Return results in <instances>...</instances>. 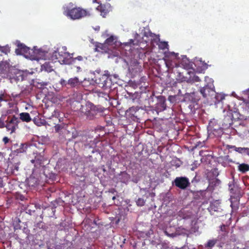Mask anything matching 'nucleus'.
<instances>
[{"label": "nucleus", "instance_id": "obj_7", "mask_svg": "<svg viewBox=\"0 0 249 249\" xmlns=\"http://www.w3.org/2000/svg\"><path fill=\"white\" fill-rule=\"evenodd\" d=\"M200 92L204 98L212 96L214 92V87L213 83H208L200 89Z\"/></svg>", "mask_w": 249, "mask_h": 249}, {"label": "nucleus", "instance_id": "obj_49", "mask_svg": "<svg viewBox=\"0 0 249 249\" xmlns=\"http://www.w3.org/2000/svg\"><path fill=\"white\" fill-rule=\"evenodd\" d=\"M106 96L105 97L106 99L107 98V97H108L109 96H108V94H105V95Z\"/></svg>", "mask_w": 249, "mask_h": 249}, {"label": "nucleus", "instance_id": "obj_43", "mask_svg": "<svg viewBox=\"0 0 249 249\" xmlns=\"http://www.w3.org/2000/svg\"><path fill=\"white\" fill-rule=\"evenodd\" d=\"M116 190L114 188H112V189H110L109 190V192L111 193H112V194H114L115 192H116Z\"/></svg>", "mask_w": 249, "mask_h": 249}, {"label": "nucleus", "instance_id": "obj_44", "mask_svg": "<svg viewBox=\"0 0 249 249\" xmlns=\"http://www.w3.org/2000/svg\"><path fill=\"white\" fill-rule=\"evenodd\" d=\"M4 127H5V124H4V123H2L1 124H0V128H3Z\"/></svg>", "mask_w": 249, "mask_h": 249}, {"label": "nucleus", "instance_id": "obj_50", "mask_svg": "<svg viewBox=\"0 0 249 249\" xmlns=\"http://www.w3.org/2000/svg\"><path fill=\"white\" fill-rule=\"evenodd\" d=\"M77 69H78V71H81V68L80 67H77Z\"/></svg>", "mask_w": 249, "mask_h": 249}, {"label": "nucleus", "instance_id": "obj_48", "mask_svg": "<svg viewBox=\"0 0 249 249\" xmlns=\"http://www.w3.org/2000/svg\"><path fill=\"white\" fill-rule=\"evenodd\" d=\"M232 249H241L238 247L234 246V248Z\"/></svg>", "mask_w": 249, "mask_h": 249}, {"label": "nucleus", "instance_id": "obj_16", "mask_svg": "<svg viewBox=\"0 0 249 249\" xmlns=\"http://www.w3.org/2000/svg\"><path fill=\"white\" fill-rule=\"evenodd\" d=\"M9 64L6 61L0 62V72L3 74L7 73L9 71Z\"/></svg>", "mask_w": 249, "mask_h": 249}, {"label": "nucleus", "instance_id": "obj_24", "mask_svg": "<svg viewBox=\"0 0 249 249\" xmlns=\"http://www.w3.org/2000/svg\"><path fill=\"white\" fill-rule=\"evenodd\" d=\"M28 183L29 185L34 186L38 184V180L33 177H30L28 179Z\"/></svg>", "mask_w": 249, "mask_h": 249}, {"label": "nucleus", "instance_id": "obj_26", "mask_svg": "<svg viewBox=\"0 0 249 249\" xmlns=\"http://www.w3.org/2000/svg\"><path fill=\"white\" fill-rule=\"evenodd\" d=\"M105 42L108 46L112 47L111 46L114 44L115 38L113 36H110L106 40Z\"/></svg>", "mask_w": 249, "mask_h": 249}, {"label": "nucleus", "instance_id": "obj_36", "mask_svg": "<svg viewBox=\"0 0 249 249\" xmlns=\"http://www.w3.org/2000/svg\"><path fill=\"white\" fill-rule=\"evenodd\" d=\"M172 162H174V163H176L175 166L177 167H178L180 165V161L178 160H172Z\"/></svg>", "mask_w": 249, "mask_h": 249}, {"label": "nucleus", "instance_id": "obj_2", "mask_svg": "<svg viewBox=\"0 0 249 249\" xmlns=\"http://www.w3.org/2000/svg\"><path fill=\"white\" fill-rule=\"evenodd\" d=\"M63 13L66 16L73 20L79 19L88 15L86 10L76 7L72 8L67 7L65 8Z\"/></svg>", "mask_w": 249, "mask_h": 249}, {"label": "nucleus", "instance_id": "obj_17", "mask_svg": "<svg viewBox=\"0 0 249 249\" xmlns=\"http://www.w3.org/2000/svg\"><path fill=\"white\" fill-rule=\"evenodd\" d=\"M231 148H232L234 150L242 154H246L249 156V148L246 147H237L235 146H231Z\"/></svg>", "mask_w": 249, "mask_h": 249}, {"label": "nucleus", "instance_id": "obj_11", "mask_svg": "<svg viewBox=\"0 0 249 249\" xmlns=\"http://www.w3.org/2000/svg\"><path fill=\"white\" fill-rule=\"evenodd\" d=\"M96 9L101 12V15L105 17L107 13L110 11L111 6L109 3L102 4L101 3L96 8Z\"/></svg>", "mask_w": 249, "mask_h": 249}, {"label": "nucleus", "instance_id": "obj_14", "mask_svg": "<svg viewBox=\"0 0 249 249\" xmlns=\"http://www.w3.org/2000/svg\"><path fill=\"white\" fill-rule=\"evenodd\" d=\"M130 179V176L126 172H122L119 175V180L124 183H127Z\"/></svg>", "mask_w": 249, "mask_h": 249}, {"label": "nucleus", "instance_id": "obj_12", "mask_svg": "<svg viewBox=\"0 0 249 249\" xmlns=\"http://www.w3.org/2000/svg\"><path fill=\"white\" fill-rule=\"evenodd\" d=\"M27 145L24 143H20L19 145L18 143L14 144L12 146V149L17 154L23 153L27 149Z\"/></svg>", "mask_w": 249, "mask_h": 249}, {"label": "nucleus", "instance_id": "obj_38", "mask_svg": "<svg viewBox=\"0 0 249 249\" xmlns=\"http://www.w3.org/2000/svg\"><path fill=\"white\" fill-rule=\"evenodd\" d=\"M60 84L63 86H66L68 85V81H66V80L62 79L60 80Z\"/></svg>", "mask_w": 249, "mask_h": 249}, {"label": "nucleus", "instance_id": "obj_29", "mask_svg": "<svg viewBox=\"0 0 249 249\" xmlns=\"http://www.w3.org/2000/svg\"><path fill=\"white\" fill-rule=\"evenodd\" d=\"M0 51L1 53L7 54L10 52V48L8 46H0Z\"/></svg>", "mask_w": 249, "mask_h": 249}, {"label": "nucleus", "instance_id": "obj_3", "mask_svg": "<svg viewBox=\"0 0 249 249\" xmlns=\"http://www.w3.org/2000/svg\"><path fill=\"white\" fill-rule=\"evenodd\" d=\"M19 122V119L15 115L11 118L8 117L5 124L7 131H10V134L15 133L16 130L18 128V124Z\"/></svg>", "mask_w": 249, "mask_h": 249}, {"label": "nucleus", "instance_id": "obj_53", "mask_svg": "<svg viewBox=\"0 0 249 249\" xmlns=\"http://www.w3.org/2000/svg\"><path fill=\"white\" fill-rule=\"evenodd\" d=\"M144 36H148L146 35V32L144 33Z\"/></svg>", "mask_w": 249, "mask_h": 249}, {"label": "nucleus", "instance_id": "obj_27", "mask_svg": "<svg viewBox=\"0 0 249 249\" xmlns=\"http://www.w3.org/2000/svg\"><path fill=\"white\" fill-rule=\"evenodd\" d=\"M217 239H212V240H209L207 243L205 245V248H209L210 249L212 248L214 246L215 244L217 243Z\"/></svg>", "mask_w": 249, "mask_h": 249}, {"label": "nucleus", "instance_id": "obj_13", "mask_svg": "<svg viewBox=\"0 0 249 249\" xmlns=\"http://www.w3.org/2000/svg\"><path fill=\"white\" fill-rule=\"evenodd\" d=\"M139 107H130L127 111V113L128 114L129 116L132 118L133 117L137 118V112L139 110Z\"/></svg>", "mask_w": 249, "mask_h": 249}, {"label": "nucleus", "instance_id": "obj_37", "mask_svg": "<svg viewBox=\"0 0 249 249\" xmlns=\"http://www.w3.org/2000/svg\"><path fill=\"white\" fill-rule=\"evenodd\" d=\"M6 101L5 95L4 94H0V103L2 101Z\"/></svg>", "mask_w": 249, "mask_h": 249}, {"label": "nucleus", "instance_id": "obj_5", "mask_svg": "<svg viewBox=\"0 0 249 249\" xmlns=\"http://www.w3.org/2000/svg\"><path fill=\"white\" fill-rule=\"evenodd\" d=\"M178 53L174 52L169 53V55L165 56L164 60L166 67L168 69H172L176 65V60L178 58Z\"/></svg>", "mask_w": 249, "mask_h": 249}, {"label": "nucleus", "instance_id": "obj_31", "mask_svg": "<svg viewBox=\"0 0 249 249\" xmlns=\"http://www.w3.org/2000/svg\"><path fill=\"white\" fill-rule=\"evenodd\" d=\"M145 203V200L142 198H139L136 201V204L137 206L142 207L144 205Z\"/></svg>", "mask_w": 249, "mask_h": 249}, {"label": "nucleus", "instance_id": "obj_19", "mask_svg": "<svg viewBox=\"0 0 249 249\" xmlns=\"http://www.w3.org/2000/svg\"><path fill=\"white\" fill-rule=\"evenodd\" d=\"M221 183V181L217 178H213L209 180V187L212 189H214V188L219 186Z\"/></svg>", "mask_w": 249, "mask_h": 249}, {"label": "nucleus", "instance_id": "obj_40", "mask_svg": "<svg viewBox=\"0 0 249 249\" xmlns=\"http://www.w3.org/2000/svg\"><path fill=\"white\" fill-rule=\"evenodd\" d=\"M226 226L225 225L223 224L220 226V230L221 231H226Z\"/></svg>", "mask_w": 249, "mask_h": 249}, {"label": "nucleus", "instance_id": "obj_20", "mask_svg": "<svg viewBox=\"0 0 249 249\" xmlns=\"http://www.w3.org/2000/svg\"><path fill=\"white\" fill-rule=\"evenodd\" d=\"M220 203L218 201L216 200L210 204L209 210L210 211L217 212L220 209Z\"/></svg>", "mask_w": 249, "mask_h": 249}, {"label": "nucleus", "instance_id": "obj_34", "mask_svg": "<svg viewBox=\"0 0 249 249\" xmlns=\"http://www.w3.org/2000/svg\"><path fill=\"white\" fill-rule=\"evenodd\" d=\"M34 122L37 126H41L44 124V123L39 119L35 118L34 120Z\"/></svg>", "mask_w": 249, "mask_h": 249}, {"label": "nucleus", "instance_id": "obj_33", "mask_svg": "<svg viewBox=\"0 0 249 249\" xmlns=\"http://www.w3.org/2000/svg\"><path fill=\"white\" fill-rule=\"evenodd\" d=\"M200 81V79H199V77L196 75H194L192 78L191 79H189L188 81L190 83H194L195 82H199Z\"/></svg>", "mask_w": 249, "mask_h": 249}, {"label": "nucleus", "instance_id": "obj_51", "mask_svg": "<svg viewBox=\"0 0 249 249\" xmlns=\"http://www.w3.org/2000/svg\"><path fill=\"white\" fill-rule=\"evenodd\" d=\"M207 79H209V80L211 81H212V82H210L211 83H213V81L211 79H209V77H207Z\"/></svg>", "mask_w": 249, "mask_h": 249}, {"label": "nucleus", "instance_id": "obj_15", "mask_svg": "<svg viewBox=\"0 0 249 249\" xmlns=\"http://www.w3.org/2000/svg\"><path fill=\"white\" fill-rule=\"evenodd\" d=\"M18 48L16 49V52L17 54H21L22 53H27L29 50V48L26 47L24 44L18 43Z\"/></svg>", "mask_w": 249, "mask_h": 249}, {"label": "nucleus", "instance_id": "obj_46", "mask_svg": "<svg viewBox=\"0 0 249 249\" xmlns=\"http://www.w3.org/2000/svg\"><path fill=\"white\" fill-rule=\"evenodd\" d=\"M92 2L93 3H99V2H98L97 1V0H92Z\"/></svg>", "mask_w": 249, "mask_h": 249}, {"label": "nucleus", "instance_id": "obj_21", "mask_svg": "<svg viewBox=\"0 0 249 249\" xmlns=\"http://www.w3.org/2000/svg\"><path fill=\"white\" fill-rule=\"evenodd\" d=\"M19 116V120H21L23 122L28 123L32 120L30 114L27 112L21 113H20Z\"/></svg>", "mask_w": 249, "mask_h": 249}, {"label": "nucleus", "instance_id": "obj_22", "mask_svg": "<svg viewBox=\"0 0 249 249\" xmlns=\"http://www.w3.org/2000/svg\"><path fill=\"white\" fill-rule=\"evenodd\" d=\"M79 84V80L77 77L71 78L68 81V85L71 87H75Z\"/></svg>", "mask_w": 249, "mask_h": 249}, {"label": "nucleus", "instance_id": "obj_6", "mask_svg": "<svg viewBox=\"0 0 249 249\" xmlns=\"http://www.w3.org/2000/svg\"><path fill=\"white\" fill-rule=\"evenodd\" d=\"M175 185L181 189L184 190L190 185L189 179L186 177H177L174 180Z\"/></svg>", "mask_w": 249, "mask_h": 249}, {"label": "nucleus", "instance_id": "obj_32", "mask_svg": "<svg viewBox=\"0 0 249 249\" xmlns=\"http://www.w3.org/2000/svg\"><path fill=\"white\" fill-rule=\"evenodd\" d=\"M215 98L217 102H219L220 101H222L225 98L224 96L223 95L218 93H216L215 94Z\"/></svg>", "mask_w": 249, "mask_h": 249}, {"label": "nucleus", "instance_id": "obj_10", "mask_svg": "<svg viewBox=\"0 0 249 249\" xmlns=\"http://www.w3.org/2000/svg\"><path fill=\"white\" fill-rule=\"evenodd\" d=\"M112 47H109L105 42L104 43H96L95 44V51L102 53H108L111 50Z\"/></svg>", "mask_w": 249, "mask_h": 249}, {"label": "nucleus", "instance_id": "obj_18", "mask_svg": "<svg viewBox=\"0 0 249 249\" xmlns=\"http://www.w3.org/2000/svg\"><path fill=\"white\" fill-rule=\"evenodd\" d=\"M209 131L215 137H219L223 134V129L220 127H217V128L210 127Z\"/></svg>", "mask_w": 249, "mask_h": 249}, {"label": "nucleus", "instance_id": "obj_4", "mask_svg": "<svg viewBox=\"0 0 249 249\" xmlns=\"http://www.w3.org/2000/svg\"><path fill=\"white\" fill-rule=\"evenodd\" d=\"M105 73L96 78L95 82L98 86L102 88L107 89L110 87L111 84L110 75L108 72L105 71Z\"/></svg>", "mask_w": 249, "mask_h": 249}, {"label": "nucleus", "instance_id": "obj_8", "mask_svg": "<svg viewBox=\"0 0 249 249\" xmlns=\"http://www.w3.org/2000/svg\"><path fill=\"white\" fill-rule=\"evenodd\" d=\"M35 156V158L34 159L31 160V162L34 164V166L36 168H40L42 164H43V161L44 160V155L41 154V153H34Z\"/></svg>", "mask_w": 249, "mask_h": 249}, {"label": "nucleus", "instance_id": "obj_39", "mask_svg": "<svg viewBox=\"0 0 249 249\" xmlns=\"http://www.w3.org/2000/svg\"><path fill=\"white\" fill-rule=\"evenodd\" d=\"M2 141L3 142L5 143V144H6L9 141V139L7 137H4L3 139H2Z\"/></svg>", "mask_w": 249, "mask_h": 249}, {"label": "nucleus", "instance_id": "obj_54", "mask_svg": "<svg viewBox=\"0 0 249 249\" xmlns=\"http://www.w3.org/2000/svg\"><path fill=\"white\" fill-rule=\"evenodd\" d=\"M47 84H42V85H46Z\"/></svg>", "mask_w": 249, "mask_h": 249}, {"label": "nucleus", "instance_id": "obj_52", "mask_svg": "<svg viewBox=\"0 0 249 249\" xmlns=\"http://www.w3.org/2000/svg\"><path fill=\"white\" fill-rule=\"evenodd\" d=\"M116 199V197H115V196H113V197H112V199H113V200H114V199Z\"/></svg>", "mask_w": 249, "mask_h": 249}, {"label": "nucleus", "instance_id": "obj_35", "mask_svg": "<svg viewBox=\"0 0 249 249\" xmlns=\"http://www.w3.org/2000/svg\"><path fill=\"white\" fill-rule=\"evenodd\" d=\"M178 215L179 217L183 219H185L187 218V216L184 215V211L183 210H180V211H179Z\"/></svg>", "mask_w": 249, "mask_h": 249}, {"label": "nucleus", "instance_id": "obj_9", "mask_svg": "<svg viewBox=\"0 0 249 249\" xmlns=\"http://www.w3.org/2000/svg\"><path fill=\"white\" fill-rule=\"evenodd\" d=\"M101 111L95 106L92 105L90 107V109L87 110L85 114L88 119L92 120L95 117L97 112Z\"/></svg>", "mask_w": 249, "mask_h": 249}, {"label": "nucleus", "instance_id": "obj_25", "mask_svg": "<svg viewBox=\"0 0 249 249\" xmlns=\"http://www.w3.org/2000/svg\"><path fill=\"white\" fill-rule=\"evenodd\" d=\"M186 98H188L192 103H196L199 100L198 98L196 97L195 93L194 92L189 94Z\"/></svg>", "mask_w": 249, "mask_h": 249}, {"label": "nucleus", "instance_id": "obj_23", "mask_svg": "<svg viewBox=\"0 0 249 249\" xmlns=\"http://www.w3.org/2000/svg\"><path fill=\"white\" fill-rule=\"evenodd\" d=\"M238 169L242 173H245L249 171V165L246 163L239 164Z\"/></svg>", "mask_w": 249, "mask_h": 249}, {"label": "nucleus", "instance_id": "obj_28", "mask_svg": "<svg viewBox=\"0 0 249 249\" xmlns=\"http://www.w3.org/2000/svg\"><path fill=\"white\" fill-rule=\"evenodd\" d=\"M43 67L44 70L47 72H51L53 70V67L50 65L49 62H45L43 65Z\"/></svg>", "mask_w": 249, "mask_h": 249}, {"label": "nucleus", "instance_id": "obj_45", "mask_svg": "<svg viewBox=\"0 0 249 249\" xmlns=\"http://www.w3.org/2000/svg\"><path fill=\"white\" fill-rule=\"evenodd\" d=\"M60 128V126L59 125H56L55 126V129L56 131H57Z\"/></svg>", "mask_w": 249, "mask_h": 249}, {"label": "nucleus", "instance_id": "obj_41", "mask_svg": "<svg viewBox=\"0 0 249 249\" xmlns=\"http://www.w3.org/2000/svg\"><path fill=\"white\" fill-rule=\"evenodd\" d=\"M4 186L2 178H0V188H2Z\"/></svg>", "mask_w": 249, "mask_h": 249}, {"label": "nucleus", "instance_id": "obj_1", "mask_svg": "<svg viewBox=\"0 0 249 249\" xmlns=\"http://www.w3.org/2000/svg\"><path fill=\"white\" fill-rule=\"evenodd\" d=\"M53 57H55V59L61 64L69 65L71 64H74L76 60L79 61H83L84 59L87 60V57H83L82 56H78L75 58H68L69 54L64 52H61V53L59 52L55 51L53 53Z\"/></svg>", "mask_w": 249, "mask_h": 249}, {"label": "nucleus", "instance_id": "obj_42", "mask_svg": "<svg viewBox=\"0 0 249 249\" xmlns=\"http://www.w3.org/2000/svg\"><path fill=\"white\" fill-rule=\"evenodd\" d=\"M161 106L163 108V110H164L166 108L165 102H163L160 104Z\"/></svg>", "mask_w": 249, "mask_h": 249}, {"label": "nucleus", "instance_id": "obj_30", "mask_svg": "<svg viewBox=\"0 0 249 249\" xmlns=\"http://www.w3.org/2000/svg\"><path fill=\"white\" fill-rule=\"evenodd\" d=\"M159 48L161 50H165L167 48L168 45L167 42L165 41L160 42L158 45Z\"/></svg>", "mask_w": 249, "mask_h": 249}, {"label": "nucleus", "instance_id": "obj_47", "mask_svg": "<svg viewBox=\"0 0 249 249\" xmlns=\"http://www.w3.org/2000/svg\"><path fill=\"white\" fill-rule=\"evenodd\" d=\"M19 198L21 200H23L24 199V197L22 196H21Z\"/></svg>", "mask_w": 249, "mask_h": 249}]
</instances>
